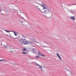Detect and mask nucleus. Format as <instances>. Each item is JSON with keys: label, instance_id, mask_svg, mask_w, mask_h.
Wrapping results in <instances>:
<instances>
[{"label": "nucleus", "instance_id": "f257e3e1", "mask_svg": "<svg viewBox=\"0 0 76 76\" xmlns=\"http://www.w3.org/2000/svg\"><path fill=\"white\" fill-rule=\"evenodd\" d=\"M31 41H32L33 42H35V43H39V42H38V41L34 38H31Z\"/></svg>", "mask_w": 76, "mask_h": 76}, {"label": "nucleus", "instance_id": "f03ea898", "mask_svg": "<svg viewBox=\"0 0 76 76\" xmlns=\"http://www.w3.org/2000/svg\"><path fill=\"white\" fill-rule=\"evenodd\" d=\"M43 9L44 10H45V9L46 10H47L48 11V12H51V10H50V9H47V6H46V5H45L44 6V7H43Z\"/></svg>", "mask_w": 76, "mask_h": 76}, {"label": "nucleus", "instance_id": "7ed1b4c3", "mask_svg": "<svg viewBox=\"0 0 76 76\" xmlns=\"http://www.w3.org/2000/svg\"><path fill=\"white\" fill-rule=\"evenodd\" d=\"M22 39L23 40H24V41H26V44H27V45L28 44H29V43H30V42L29 41H27L26 40V39H24L23 38H22Z\"/></svg>", "mask_w": 76, "mask_h": 76}, {"label": "nucleus", "instance_id": "20e7f679", "mask_svg": "<svg viewBox=\"0 0 76 76\" xmlns=\"http://www.w3.org/2000/svg\"><path fill=\"white\" fill-rule=\"evenodd\" d=\"M20 22L21 23H26V22L23 21V20L22 19L20 20Z\"/></svg>", "mask_w": 76, "mask_h": 76}, {"label": "nucleus", "instance_id": "39448f33", "mask_svg": "<svg viewBox=\"0 0 76 76\" xmlns=\"http://www.w3.org/2000/svg\"><path fill=\"white\" fill-rule=\"evenodd\" d=\"M42 67H43V68H42H42L41 69H40V70H41V71H42V72H44V69H45V67H44V66H42Z\"/></svg>", "mask_w": 76, "mask_h": 76}, {"label": "nucleus", "instance_id": "423d86ee", "mask_svg": "<svg viewBox=\"0 0 76 76\" xmlns=\"http://www.w3.org/2000/svg\"><path fill=\"white\" fill-rule=\"evenodd\" d=\"M31 51V49L30 48H28L26 49V51L28 52H29V51Z\"/></svg>", "mask_w": 76, "mask_h": 76}, {"label": "nucleus", "instance_id": "0eeeda50", "mask_svg": "<svg viewBox=\"0 0 76 76\" xmlns=\"http://www.w3.org/2000/svg\"><path fill=\"white\" fill-rule=\"evenodd\" d=\"M56 55L57 56H58V58H60V60H62V59L61 58V57H60V55H59V54H58V53H56Z\"/></svg>", "mask_w": 76, "mask_h": 76}, {"label": "nucleus", "instance_id": "6e6552de", "mask_svg": "<svg viewBox=\"0 0 76 76\" xmlns=\"http://www.w3.org/2000/svg\"><path fill=\"white\" fill-rule=\"evenodd\" d=\"M22 45H27V44H26V41H23V42L22 44Z\"/></svg>", "mask_w": 76, "mask_h": 76}, {"label": "nucleus", "instance_id": "1a4fd4ad", "mask_svg": "<svg viewBox=\"0 0 76 76\" xmlns=\"http://www.w3.org/2000/svg\"><path fill=\"white\" fill-rule=\"evenodd\" d=\"M39 9L40 11V12H42V13H44V14L45 13V12H47V10H45L44 11V12H42V11H41V10H40V8H39Z\"/></svg>", "mask_w": 76, "mask_h": 76}, {"label": "nucleus", "instance_id": "9d476101", "mask_svg": "<svg viewBox=\"0 0 76 76\" xmlns=\"http://www.w3.org/2000/svg\"><path fill=\"white\" fill-rule=\"evenodd\" d=\"M71 19H72L73 20H75V16H74L73 17H71Z\"/></svg>", "mask_w": 76, "mask_h": 76}, {"label": "nucleus", "instance_id": "9b49d317", "mask_svg": "<svg viewBox=\"0 0 76 76\" xmlns=\"http://www.w3.org/2000/svg\"><path fill=\"white\" fill-rule=\"evenodd\" d=\"M7 44L6 45H4L3 47L5 48H7V47H8V46H7Z\"/></svg>", "mask_w": 76, "mask_h": 76}, {"label": "nucleus", "instance_id": "f8f14e48", "mask_svg": "<svg viewBox=\"0 0 76 76\" xmlns=\"http://www.w3.org/2000/svg\"><path fill=\"white\" fill-rule=\"evenodd\" d=\"M24 52V51H26V48H24L22 50Z\"/></svg>", "mask_w": 76, "mask_h": 76}, {"label": "nucleus", "instance_id": "ddd939ff", "mask_svg": "<svg viewBox=\"0 0 76 76\" xmlns=\"http://www.w3.org/2000/svg\"><path fill=\"white\" fill-rule=\"evenodd\" d=\"M24 41H23V40L22 39H21L19 41L20 42V43H22V44L23 42Z\"/></svg>", "mask_w": 76, "mask_h": 76}, {"label": "nucleus", "instance_id": "4468645a", "mask_svg": "<svg viewBox=\"0 0 76 76\" xmlns=\"http://www.w3.org/2000/svg\"><path fill=\"white\" fill-rule=\"evenodd\" d=\"M38 66H39V68L40 69H41L42 68V66L41 65H38Z\"/></svg>", "mask_w": 76, "mask_h": 76}, {"label": "nucleus", "instance_id": "2eb2a0df", "mask_svg": "<svg viewBox=\"0 0 76 76\" xmlns=\"http://www.w3.org/2000/svg\"><path fill=\"white\" fill-rule=\"evenodd\" d=\"M32 50H34L33 52L34 53H37V51L35 50V49H33Z\"/></svg>", "mask_w": 76, "mask_h": 76}, {"label": "nucleus", "instance_id": "dca6fc26", "mask_svg": "<svg viewBox=\"0 0 76 76\" xmlns=\"http://www.w3.org/2000/svg\"><path fill=\"white\" fill-rule=\"evenodd\" d=\"M45 4H41V7H44V6H45Z\"/></svg>", "mask_w": 76, "mask_h": 76}, {"label": "nucleus", "instance_id": "f3484780", "mask_svg": "<svg viewBox=\"0 0 76 76\" xmlns=\"http://www.w3.org/2000/svg\"><path fill=\"white\" fill-rule=\"evenodd\" d=\"M39 56H42V57H45V56L44 54L41 55V54H39Z\"/></svg>", "mask_w": 76, "mask_h": 76}, {"label": "nucleus", "instance_id": "a211bd4d", "mask_svg": "<svg viewBox=\"0 0 76 76\" xmlns=\"http://www.w3.org/2000/svg\"><path fill=\"white\" fill-rule=\"evenodd\" d=\"M34 64L37 66H38L39 65V64H37V63H36V62H34Z\"/></svg>", "mask_w": 76, "mask_h": 76}, {"label": "nucleus", "instance_id": "6ab92c4d", "mask_svg": "<svg viewBox=\"0 0 76 76\" xmlns=\"http://www.w3.org/2000/svg\"><path fill=\"white\" fill-rule=\"evenodd\" d=\"M22 53L23 54H27V53H26V52H22Z\"/></svg>", "mask_w": 76, "mask_h": 76}, {"label": "nucleus", "instance_id": "aec40b11", "mask_svg": "<svg viewBox=\"0 0 76 76\" xmlns=\"http://www.w3.org/2000/svg\"><path fill=\"white\" fill-rule=\"evenodd\" d=\"M27 23V22H26V23H22L23 24V25H26V23Z\"/></svg>", "mask_w": 76, "mask_h": 76}, {"label": "nucleus", "instance_id": "412c9836", "mask_svg": "<svg viewBox=\"0 0 76 76\" xmlns=\"http://www.w3.org/2000/svg\"><path fill=\"white\" fill-rule=\"evenodd\" d=\"M5 31H6L7 32H10V31H8L6 30H4Z\"/></svg>", "mask_w": 76, "mask_h": 76}, {"label": "nucleus", "instance_id": "4be33fe9", "mask_svg": "<svg viewBox=\"0 0 76 76\" xmlns=\"http://www.w3.org/2000/svg\"><path fill=\"white\" fill-rule=\"evenodd\" d=\"M30 43L31 44V45H33L34 44V43L32 42H30Z\"/></svg>", "mask_w": 76, "mask_h": 76}, {"label": "nucleus", "instance_id": "5701e85b", "mask_svg": "<svg viewBox=\"0 0 76 76\" xmlns=\"http://www.w3.org/2000/svg\"><path fill=\"white\" fill-rule=\"evenodd\" d=\"M36 58H39V56H36Z\"/></svg>", "mask_w": 76, "mask_h": 76}, {"label": "nucleus", "instance_id": "b1692460", "mask_svg": "<svg viewBox=\"0 0 76 76\" xmlns=\"http://www.w3.org/2000/svg\"><path fill=\"white\" fill-rule=\"evenodd\" d=\"M43 47H45V48H47L48 47V46H45L43 45Z\"/></svg>", "mask_w": 76, "mask_h": 76}, {"label": "nucleus", "instance_id": "393cba45", "mask_svg": "<svg viewBox=\"0 0 76 76\" xmlns=\"http://www.w3.org/2000/svg\"><path fill=\"white\" fill-rule=\"evenodd\" d=\"M4 59H1V60H0V61H4Z\"/></svg>", "mask_w": 76, "mask_h": 76}, {"label": "nucleus", "instance_id": "a878e982", "mask_svg": "<svg viewBox=\"0 0 76 76\" xmlns=\"http://www.w3.org/2000/svg\"><path fill=\"white\" fill-rule=\"evenodd\" d=\"M14 5L13 4H12L11 5V6L12 7H13Z\"/></svg>", "mask_w": 76, "mask_h": 76}, {"label": "nucleus", "instance_id": "bb28decb", "mask_svg": "<svg viewBox=\"0 0 76 76\" xmlns=\"http://www.w3.org/2000/svg\"><path fill=\"white\" fill-rule=\"evenodd\" d=\"M12 32H14V33H16V34H18V32H16V31H12Z\"/></svg>", "mask_w": 76, "mask_h": 76}, {"label": "nucleus", "instance_id": "cd10ccee", "mask_svg": "<svg viewBox=\"0 0 76 76\" xmlns=\"http://www.w3.org/2000/svg\"><path fill=\"white\" fill-rule=\"evenodd\" d=\"M14 34L15 36H17V34H18L14 33Z\"/></svg>", "mask_w": 76, "mask_h": 76}, {"label": "nucleus", "instance_id": "c85d7f7f", "mask_svg": "<svg viewBox=\"0 0 76 76\" xmlns=\"http://www.w3.org/2000/svg\"><path fill=\"white\" fill-rule=\"evenodd\" d=\"M4 61L5 62H6V61H7V60L6 59H4Z\"/></svg>", "mask_w": 76, "mask_h": 76}, {"label": "nucleus", "instance_id": "c756f323", "mask_svg": "<svg viewBox=\"0 0 76 76\" xmlns=\"http://www.w3.org/2000/svg\"><path fill=\"white\" fill-rule=\"evenodd\" d=\"M39 54H40V55H42L41 53H38V55H39Z\"/></svg>", "mask_w": 76, "mask_h": 76}, {"label": "nucleus", "instance_id": "7c9ffc66", "mask_svg": "<svg viewBox=\"0 0 76 76\" xmlns=\"http://www.w3.org/2000/svg\"><path fill=\"white\" fill-rule=\"evenodd\" d=\"M36 7H37V9H38V6L36 5Z\"/></svg>", "mask_w": 76, "mask_h": 76}, {"label": "nucleus", "instance_id": "2f4dec72", "mask_svg": "<svg viewBox=\"0 0 76 76\" xmlns=\"http://www.w3.org/2000/svg\"><path fill=\"white\" fill-rule=\"evenodd\" d=\"M12 10H15V11H16V10H14V9H12Z\"/></svg>", "mask_w": 76, "mask_h": 76}, {"label": "nucleus", "instance_id": "473e14b6", "mask_svg": "<svg viewBox=\"0 0 76 76\" xmlns=\"http://www.w3.org/2000/svg\"><path fill=\"white\" fill-rule=\"evenodd\" d=\"M70 75H72V73L71 72H70Z\"/></svg>", "mask_w": 76, "mask_h": 76}, {"label": "nucleus", "instance_id": "72a5a7b5", "mask_svg": "<svg viewBox=\"0 0 76 76\" xmlns=\"http://www.w3.org/2000/svg\"><path fill=\"white\" fill-rule=\"evenodd\" d=\"M20 13H23V12H21V11H20Z\"/></svg>", "mask_w": 76, "mask_h": 76}, {"label": "nucleus", "instance_id": "f704fd0d", "mask_svg": "<svg viewBox=\"0 0 76 76\" xmlns=\"http://www.w3.org/2000/svg\"><path fill=\"white\" fill-rule=\"evenodd\" d=\"M70 12H73V11L72 10H71Z\"/></svg>", "mask_w": 76, "mask_h": 76}, {"label": "nucleus", "instance_id": "c9c22d12", "mask_svg": "<svg viewBox=\"0 0 76 76\" xmlns=\"http://www.w3.org/2000/svg\"><path fill=\"white\" fill-rule=\"evenodd\" d=\"M22 37H24V38L25 39V38H26L25 37L23 36V35H22Z\"/></svg>", "mask_w": 76, "mask_h": 76}, {"label": "nucleus", "instance_id": "e433bc0d", "mask_svg": "<svg viewBox=\"0 0 76 76\" xmlns=\"http://www.w3.org/2000/svg\"><path fill=\"white\" fill-rule=\"evenodd\" d=\"M10 53H12V51L11 50V51H10Z\"/></svg>", "mask_w": 76, "mask_h": 76}, {"label": "nucleus", "instance_id": "4c0bfd02", "mask_svg": "<svg viewBox=\"0 0 76 76\" xmlns=\"http://www.w3.org/2000/svg\"><path fill=\"white\" fill-rule=\"evenodd\" d=\"M39 4V5H40V6H41V4Z\"/></svg>", "mask_w": 76, "mask_h": 76}, {"label": "nucleus", "instance_id": "58836bf2", "mask_svg": "<svg viewBox=\"0 0 76 76\" xmlns=\"http://www.w3.org/2000/svg\"><path fill=\"white\" fill-rule=\"evenodd\" d=\"M1 46H2V47H3V45H2V44H1Z\"/></svg>", "mask_w": 76, "mask_h": 76}, {"label": "nucleus", "instance_id": "ea45409f", "mask_svg": "<svg viewBox=\"0 0 76 76\" xmlns=\"http://www.w3.org/2000/svg\"><path fill=\"white\" fill-rule=\"evenodd\" d=\"M7 35L8 37H9V35Z\"/></svg>", "mask_w": 76, "mask_h": 76}, {"label": "nucleus", "instance_id": "a19ab883", "mask_svg": "<svg viewBox=\"0 0 76 76\" xmlns=\"http://www.w3.org/2000/svg\"><path fill=\"white\" fill-rule=\"evenodd\" d=\"M15 38V39H18V38Z\"/></svg>", "mask_w": 76, "mask_h": 76}, {"label": "nucleus", "instance_id": "79ce46f5", "mask_svg": "<svg viewBox=\"0 0 76 76\" xmlns=\"http://www.w3.org/2000/svg\"><path fill=\"white\" fill-rule=\"evenodd\" d=\"M37 4H39V3H37Z\"/></svg>", "mask_w": 76, "mask_h": 76}, {"label": "nucleus", "instance_id": "37998d69", "mask_svg": "<svg viewBox=\"0 0 76 76\" xmlns=\"http://www.w3.org/2000/svg\"><path fill=\"white\" fill-rule=\"evenodd\" d=\"M47 13H46V15L47 14Z\"/></svg>", "mask_w": 76, "mask_h": 76}, {"label": "nucleus", "instance_id": "c03bdc74", "mask_svg": "<svg viewBox=\"0 0 76 76\" xmlns=\"http://www.w3.org/2000/svg\"><path fill=\"white\" fill-rule=\"evenodd\" d=\"M14 64V65H15V64Z\"/></svg>", "mask_w": 76, "mask_h": 76}, {"label": "nucleus", "instance_id": "a18cd8bd", "mask_svg": "<svg viewBox=\"0 0 76 76\" xmlns=\"http://www.w3.org/2000/svg\"><path fill=\"white\" fill-rule=\"evenodd\" d=\"M52 13H53V12H51Z\"/></svg>", "mask_w": 76, "mask_h": 76}, {"label": "nucleus", "instance_id": "49530a36", "mask_svg": "<svg viewBox=\"0 0 76 76\" xmlns=\"http://www.w3.org/2000/svg\"><path fill=\"white\" fill-rule=\"evenodd\" d=\"M50 17H50L49 18H50Z\"/></svg>", "mask_w": 76, "mask_h": 76}, {"label": "nucleus", "instance_id": "de8ad7c7", "mask_svg": "<svg viewBox=\"0 0 76 76\" xmlns=\"http://www.w3.org/2000/svg\"><path fill=\"white\" fill-rule=\"evenodd\" d=\"M51 16H52V14H51Z\"/></svg>", "mask_w": 76, "mask_h": 76}, {"label": "nucleus", "instance_id": "09e8293b", "mask_svg": "<svg viewBox=\"0 0 76 76\" xmlns=\"http://www.w3.org/2000/svg\"><path fill=\"white\" fill-rule=\"evenodd\" d=\"M75 5H76V4H75Z\"/></svg>", "mask_w": 76, "mask_h": 76}]
</instances>
